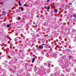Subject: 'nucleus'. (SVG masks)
I'll use <instances>...</instances> for the list:
<instances>
[{
    "label": "nucleus",
    "instance_id": "obj_1",
    "mask_svg": "<svg viewBox=\"0 0 76 76\" xmlns=\"http://www.w3.org/2000/svg\"><path fill=\"white\" fill-rule=\"evenodd\" d=\"M39 48L40 49H42V48H43V46L40 45V46L39 47Z\"/></svg>",
    "mask_w": 76,
    "mask_h": 76
},
{
    "label": "nucleus",
    "instance_id": "obj_2",
    "mask_svg": "<svg viewBox=\"0 0 76 76\" xmlns=\"http://www.w3.org/2000/svg\"><path fill=\"white\" fill-rule=\"evenodd\" d=\"M54 11L55 13H57V12H58V10H57L56 9H55L54 10Z\"/></svg>",
    "mask_w": 76,
    "mask_h": 76
},
{
    "label": "nucleus",
    "instance_id": "obj_3",
    "mask_svg": "<svg viewBox=\"0 0 76 76\" xmlns=\"http://www.w3.org/2000/svg\"><path fill=\"white\" fill-rule=\"evenodd\" d=\"M34 61H35V58H33L32 59V63H34Z\"/></svg>",
    "mask_w": 76,
    "mask_h": 76
},
{
    "label": "nucleus",
    "instance_id": "obj_4",
    "mask_svg": "<svg viewBox=\"0 0 76 76\" xmlns=\"http://www.w3.org/2000/svg\"><path fill=\"white\" fill-rule=\"evenodd\" d=\"M2 13H3V15H6V12H4V11H3L2 12Z\"/></svg>",
    "mask_w": 76,
    "mask_h": 76
},
{
    "label": "nucleus",
    "instance_id": "obj_5",
    "mask_svg": "<svg viewBox=\"0 0 76 76\" xmlns=\"http://www.w3.org/2000/svg\"><path fill=\"white\" fill-rule=\"evenodd\" d=\"M18 3H19V6H22V4L20 3V1H19Z\"/></svg>",
    "mask_w": 76,
    "mask_h": 76
},
{
    "label": "nucleus",
    "instance_id": "obj_6",
    "mask_svg": "<svg viewBox=\"0 0 76 76\" xmlns=\"http://www.w3.org/2000/svg\"><path fill=\"white\" fill-rule=\"evenodd\" d=\"M10 26L9 24L7 25V28H9Z\"/></svg>",
    "mask_w": 76,
    "mask_h": 76
},
{
    "label": "nucleus",
    "instance_id": "obj_7",
    "mask_svg": "<svg viewBox=\"0 0 76 76\" xmlns=\"http://www.w3.org/2000/svg\"><path fill=\"white\" fill-rule=\"evenodd\" d=\"M24 6H26V7H28V5L26 4H24Z\"/></svg>",
    "mask_w": 76,
    "mask_h": 76
},
{
    "label": "nucleus",
    "instance_id": "obj_8",
    "mask_svg": "<svg viewBox=\"0 0 76 76\" xmlns=\"http://www.w3.org/2000/svg\"><path fill=\"white\" fill-rule=\"evenodd\" d=\"M73 16H74V17L75 18H76V15H75V14H74Z\"/></svg>",
    "mask_w": 76,
    "mask_h": 76
},
{
    "label": "nucleus",
    "instance_id": "obj_9",
    "mask_svg": "<svg viewBox=\"0 0 76 76\" xmlns=\"http://www.w3.org/2000/svg\"><path fill=\"white\" fill-rule=\"evenodd\" d=\"M21 9L22 11H23V9L22 7L21 8Z\"/></svg>",
    "mask_w": 76,
    "mask_h": 76
},
{
    "label": "nucleus",
    "instance_id": "obj_10",
    "mask_svg": "<svg viewBox=\"0 0 76 76\" xmlns=\"http://www.w3.org/2000/svg\"><path fill=\"white\" fill-rule=\"evenodd\" d=\"M21 19V18H20V17H19L18 18V20H20Z\"/></svg>",
    "mask_w": 76,
    "mask_h": 76
},
{
    "label": "nucleus",
    "instance_id": "obj_11",
    "mask_svg": "<svg viewBox=\"0 0 76 76\" xmlns=\"http://www.w3.org/2000/svg\"><path fill=\"white\" fill-rule=\"evenodd\" d=\"M48 9H50V8H49V7H48Z\"/></svg>",
    "mask_w": 76,
    "mask_h": 76
},
{
    "label": "nucleus",
    "instance_id": "obj_12",
    "mask_svg": "<svg viewBox=\"0 0 76 76\" xmlns=\"http://www.w3.org/2000/svg\"><path fill=\"white\" fill-rule=\"evenodd\" d=\"M49 0H48L47 1V2H49Z\"/></svg>",
    "mask_w": 76,
    "mask_h": 76
},
{
    "label": "nucleus",
    "instance_id": "obj_13",
    "mask_svg": "<svg viewBox=\"0 0 76 76\" xmlns=\"http://www.w3.org/2000/svg\"><path fill=\"white\" fill-rule=\"evenodd\" d=\"M38 17H39V15H37V17L38 18Z\"/></svg>",
    "mask_w": 76,
    "mask_h": 76
},
{
    "label": "nucleus",
    "instance_id": "obj_14",
    "mask_svg": "<svg viewBox=\"0 0 76 76\" xmlns=\"http://www.w3.org/2000/svg\"><path fill=\"white\" fill-rule=\"evenodd\" d=\"M45 9H47V8L46 7H45Z\"/></svg>",
    "mask_w": 76,
    "mask_h": 76
},
{
    "label": "nucleus",
    "instance_id": "obj_15",
    "mask_svg": "<svg viewBox=\"0 0 76 76\" xmlns=\"http://www.w3.org/2000/svg\"><path fill=\"white\" fill-rule=\"evenodd\" d=\"M10 41H11V40H12V39H10Z\"/></svg>",
    "mask_w": 76,
    "mask_h": 76
},
{
    "label": "nucleus",
    "instance_id": "obj_16",
    "mask_svg": "<svg viewBox=\"0 0 76 76\" xmlns=\"http://www.w3.org/2000/svg\"><path fill=\"white\" fill-rule=\"evenodd\" d=\"M72 58V57L70 56V57H69V58Z\"/></svg>",
    "mask_w": 76,
    "mask_h": 76
},
{
    "label": "nucleus",
    "instance_id": "obj_17",
    "mask_svg": "<svg viewBox=\"0 0 76 76\" xmlns=\"http://www.w3.org/2000/svg\"><path fill=\"white\" fill-rule=\"evenodd\" d=\"M42 45H44V44H42Z\"/></svg>",
    "mask_w": 76,
    "mask_h": 76
},
{
    "label": "nucleus",
    "instance_id": "obj_18",
    "mask_svg": "<svg viewBox=\"0 0 76 76\" xmlns=\"http://www.w3.org/2000/svg\"><path fill=\"white\" fill-rule=\"evenodd\" d=\"M10 45H12V43H10Z\"/></svg>",
    "mask_w": 76,
    "mask_h": 76
},
{
    "label": "nucleus",
    "instance_id": "obj_19",
    "mask_svg": "<svg viewBox=\"0 0 76 76\" xmlns=\"http://www.w3.org/2000/svg\"><path fill=\"white\" fill-rule=\"evenodd\" d=\"M34 24H35V22H34Z\"/></svg>",
    "mask_w": 76,
    "mask_h": 76
},
{
    "label": "nucleus",
    "instance_id": "obj_20",
    "mask_svg": "<svg viewBox=\"0 0 76 76\" xmlns=\"http://www.w3.org/2000/svg\"><path fill=\"white\" fill-rule=\"evenodd\" d=\"M32 46H33V45L32 46Z\"/></svg>",
    "mask_w": 76,
    "mask_h": 76
}]
</instances>
